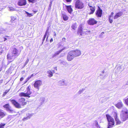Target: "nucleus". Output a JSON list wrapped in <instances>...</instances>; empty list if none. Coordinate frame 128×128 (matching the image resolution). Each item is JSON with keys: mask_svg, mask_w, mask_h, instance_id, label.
Instances as JSON below:
<instances>
[{"mask_svg": "<svg viewBox=\"0 0 128 128\" xmlns=\"http://www.w3.org/2000/svg\"><path fill=\"white\" fill-rule=\"evenodd\" d=\"M20 54L18 50L16 48H14L12 52V54H8L7 56V58L8 60H12L11 61H12L18 56Z\"/></svg>", "mask_w": 128, "mask_h": 128, "instance_id": "1", "label": "nucleus"}, {"mask_svg": "<svg viewBox=\"0 0 128 128\" xmlns=\"http://www.w3.org/2000/svg\"><path fill=\"white\" fill-rule=\"evenodd\" d=\"M121 119L124 121L128 118V110L126 108H123L120 115Z\"/></svg>", "mask_w": 128, "mask_h": 128, "instance_id": "2", "label": "nucleus"}, {"mask_svg": "<svg viewBox=\"0 0 128 128\" xmlns=\"http://www.w3.org/2000/svg\"><path fill=\"white\" fill-rule=\"evenodd\" d=\"M106 116L108 122V128H111L114 124V120L108 114H106Z\"/></svg>", "mask_w": 128, "mask_h": 128, "instance_id": "3", "label": "nucleus"}, {"mask_svg": "<svg viewBox=\"0 0 128 128\" xmlns=\"http://www.w3.org/2000/svg\"><path fill=\"white\" fill-rule=\"evenodd\" d=\"M27 91L25 92H21L19 94V96H23L24 97H30V95L32 93V92L30 90V87L28 86L26 89Z\"/></svg>", "mask_w": 128, "mask_h": 128, "instance_id": "4", "label": "nucleus"}, {"mask_svg": "<svg viewBox=\"0 0 128 128\" xmlns=\"http://www.w3.org/2000/svg\"><path fill=\"white\" fill-rule=\"evenodd\" d=\"M75 6L76 8L78 9H81L84 7V3L81 1L76 2Z\"/></svg>", "mask_w": 128, "mask_h": 128, "instance_id": "5", "label": "nucleus"}, {"mask_svg": "<svg viewBox=\"0 0 128 128\" xmlns=\"http://www.w3.org/2000/svg\"><path fill=\"white\" fill-rule=\"evenodd\" d=\"M73 53L72 51H70L68 53V54L67 59L68 61H71L75 57L74 54Z\"/></svg>", "mask_w": 128, "mask_h": 128, "instance_id": "6", "label": "nucleus"}, {"mask_svg": "<svg viewBox=\"0 0 128 128\" xmlns=\"http://www.w3.org/2000/svg\"><path fill=\"white\" fill-rule=\"evenodd\" d=\"M42 84V82L40 80H38L35 82L34 85L35 88L38 89V90L39 88L41 86Z\"/></svg>", "mask_w": 128, "mask_h": 128, "instance_id": "7", "label": "nucleus"}, {"mask_svg": "<svg viewBox=\"0 0 128 128\" xmlns=\"http://www.w3.org/2000/svg\"><path fill=\"white\" fill-rule=\"evenodd\" d=\"M97 23V21L93 18H90L88 21V24L91 25H94Z\"/></svg>", "mask_w": 128, "mask_h": 128, "instance_id": "8", "label": "nucleus"}, {"mask_svg": "<svg viewBox=\"0 0 128 128\" xmlns=\"http://www.w3.org/2000/svg\"><path fill=\"white\" fill-rule=\"evenodd\" d=\"M102 10L99 7H98V9L96 12V16L98 17H101L102 14Z\"/></svg>", "mask_w": 128, "mask_h": 128, "instance_id": "9", "label": "nucleus"}, {"mask_svg": "<svg viewBox=\"0 0 128 128\" xmlns=\"http://www.w3.org/2000/svg\"><path fill=\"white\" fill-rule=\"evenodd\" d=\"M12 103L13 104L14 106L16 108H20V106L19 104L16 102V100H10Z\"/></svg>", "mask_w": 128, "mask_h": 128, "instance_id": "10", "label": "nucleus"}, {"mask_svg": "<svg viewBox=\"0 0 128 128\" xmlns=\"http://www.w3.org/2000/svg\"><path fill=\"white\" fill-rule=\"evenodd\" d=\"M3 107L6 108V110L7 111L12 112L14 110L10 106L9 104H6L3 106Z\"/></svg>", "mask_w": 128, "mask_h": 128, "instance_id": "11", "label": "nucleus"}, {"mask_svg": "<svg viewBox=\"0 0 128 128\" xmlns=\"http://www.w3.org/2000/svg\"><path fill=\"white\" fill-rule=\"evenodd\" d=\"M72 52L74 54L75 57L78 56H80L81 54L80 51L78 50H72Z\"/></svg>", "mask_w": 128, "mask_h": 128, "instance_id": "12", "label": "nucleus"}, {"mask_svg": "<svg viewBox=\"0 0 128 128\" xmlns=\"http://www.w3.org/2000/svg\"><path fill=\"white\" fill-rule=\"evenodd\" d=\"M82 28L81 25L79 26L78 27V34H80V35H82V34H84V32L82 30Z\"/></svg>", "mask_w": 128, "mask_h": 128, "instance_id": "13", "label": "nucleus"}, {"mask_svg": "<svg viewBox=\"0 0 128 128\" xmlns=\"http://www.w3.org/2000/svg\"><path fill=\"white\" fill-rule=\"evenodd\" d=\"M26 0H20L18 2V4L20 6H24L26 4Z\"/></svg>", "mask_w": 128, "mask_h": 128, "instance_id": "14", "label": "nucleus"}, {"mask_svg": "<svg viewBox=\"0 0 128 128\" xmlns=\"http://www.w3.org/2000/svg\"><path fill=\"white\" fill-rule=\"evenodd\" d=\"M25 99L24 98H20L18 100V102L20 104L22 105H24L26 104V102H25Z\"/></svg>", "mask_w": 128, "mask_h": 128, "instance_id": "15", "label": "nucleus"}, {"mask_svg": "<svg viewBox=\"0 0 128 128\" xmlns=\"http://www.w3.org/2000/svg\"><path fill=\"white\" fill-rule=\"evenodd\" d=\"M123 14L122 12H120L116 13L114 17V19H116L121 16Z\"/></svg>", "mask_w": 128, "mask_h": 128, "instance_id": "16", "label": "nucleus"}, {"mask_svg": "<svg viewBox=\"0 0 128 128\" xmlns=\"http://www.w3.org/2000/svg\"><path fill=\"white\" fill-rule=\"evenodd\" d=\"M6 114V112L1 109H0V118H2L5 116Z\"/></svg>", "mask_w": 128, "mask_h": 128, "instance_id": "17", "label": "nucleus"}, {"mask_svg": "<svg viewBox=\"0 0 128 128\" xmlns=\"http://www.w3.org/2000/svg\"><path fill=\"white\" fill-rule=\"evenodd\" d=\"M114 118L115 120V121L116 122V124H120L121 122L119 120V119L118 118L117 114H115V115L114 116Z\"/></svg>", "mask_w": 128, "mask_h": 128, "instance_id": "18", "label": "nucleus"}, {"mask_svg": "<svg viewBox=\"0 0 128 128\" xmlns=\"http://www.w3.org/2000/svg\"><path fill=\"white\" fill-rule=\"evenodd\" d=\"M66 8L68 12L70 14H71L73 11L72 9L71 8V6L70 5L66 6Z\"/></svg>", "mask_w": 128, "mask_h": 128, "instance_id": "19", "label": "nucleus"}, {"mask_svg": "<svg viewBox=\"0 0 128 128\" xmlns=\"http://www.w3.org/2000/svg\"><path fill=\"white\" fill-rule=\"evenodd\" d=\"M123 104L120 100L118 103L116 104V106L118 108H120L123 106Z\"/></svg>", "mask_w": 128, "mask_h": 128, "instance_id": "20", "label": "nucleus"}, {"mask_svg": "<svg viewBox=\"0 0 128 128\" xmlns=\"http://www.w3.org/2000/svg\"><path fill=\"white\" fill-rule=\"evenodd\" d=\"M58 84L60 86L66 85V84L65 83L64 80H62L59 81L58 82Z\"/></svg>", "mask_w": 128, "mask_h": 128, "instance_id": "21", "label": "nucleus"}, {"mask_svg": "<svg viewBox=\"0 0 128 128\" xmlns=\"http://www.w3.org/2000/svg\"><path fill=\"white\" fill-rule=\"evenodd\" d=\"M90 8L91 12H89V14H92L95 11V8L94 6H90Z\"/></svg>", "mask_w": 128, "mask_h": 128, "instance_id": "22", "label": "nucleus"}, {"mask_svg": "<svg viewBox=\"0 0 128 128\" xmlns=\"http://www.w3.org/2000/svg\"><path fill=\"white\" fill-rule=\"evenodd\" d=\"M65 48V47H64L61 49V50L56 52L55 54L53 55V57H54L58 55L62 51L64 50Z\"/></svg>", "mask_w": 128, "mask_h": 128, "instance_id": "23", "label": "nucleus"}, {"mask_svg": "<svg viewBox=\"0 0 128 128\" xmlns=\"http://www.w3.org/2000/svg\"><path fill=\"white\" fill-rule=\"evenodd\" d=\"M26 116H27L26 117H24L22 119L23 120L25 121L29 119L31 117L32 115L30 114H26Z\"/></svg>", "mask_w": 128, "mask_h": 128, "instance_id": "24", "label": "nucleus"}, {"mask_svg": "<svg viewBox=\"0 0 128 128\" xmlns=\"http://www.w3.org/2000/svg\"><path fill=\"white\" fill-rule=\"evenodd\" d=\"M7 32L6 29L1 28L0 30V34H6Z\"/></svg>", "mask_w": 128, "mask_h": 128, "instance_id": "25", "label": "nucleus"}, {"mask_svg": "<svg viewBox=\"0 0 128 128\" xmlns=\"http://www.w3.org/2000/svg\"><path fill=\"white\" fill-rule=\"evenodd\" d=\"M62 16L63 18V19L64 20H68V17L65 14V13L64 12H63L62 13Z\"/></svg>", "mask_w": 128, "mask_h": 128, "instance_id": "26", "label": "nucleus"}, {"mask_svg": "<svg viewBox=\"0 0 128 128\" xmlns=\"http://www.w3.org/2000/svg\"><path fill=\"white\" fill-rule=\"evenodd\" d=\"M94 122V124L97 128H101L99 125L98 122L97 120H95Z\"/></svg>", "mask_w": 128, "mask_h": 128, "instance_id": "27", "label": "nucleus"}, {"mask_svg": "<svg viewBox=\"0 0 128 128\" xmlns=\"http://www.w3.org/2000/svg\"><path fill=\"white\" fill-rule=\"evenodd\" d=\"M113 16V15H112V14H110V15L109 16V21L110 23H112L113 22L112 18H111V17Z\"/></svg>", "mask_w": 128, "mask_h": 128, "instance_id": "28", "label": "nucleus"}, {"mask_svg": "<svg viewBox=\"0 0 128 128\" xmlns=\"http://www.w3.org/2000/svg\"><path fill=\"white\" fill-rule=\"evenodd\" d=\"M47 73L48 74V76L49 77H51L52 76V73L50 70L48 71Z\"/></svg>", "mask_w": 128, "mask_h": 128, "instance_id": "29", "label": "nucleus"}, {"mask_svg": "<svg viewBox=\"0 0 128 128\" xmlns=\"http://www.w3.org/2000/svg\"><path fill=\"white\" fill-rule=\"evenodd\" d=\"M45 100V98L44 97H42L40 98V102L42 104H43L44 103Z\"/></svg>", "mask_w": 128, "mask_h": 128, "instance_id": "30", "label": "nucleus"}, {"mask_svg": "<svg viewBox=\"0 0 128 128\" xmlns=\"http://www.w3.org/2000/svg\"><path fill=\"white\" fill-rule=\"evenodd\" d=\"M48 30H47L46 31L45 33V34L44 35L43 38L42 39L43 41H44V40L46 38V37L48 33Z\"/></svg>", "mask_w": 128, "mask_h": 128, "instance_id": "31", "label": "nucleus"}, {"mask_svg": "<svg viewBox=\"0 0 128 128\" xmlns=\"http://www.w3.org/2000/svg\"><path fill=\"white\" fill-rule=\"evenodd\" d=\"M77 27L76 24H73L72 26V29L74 30L76 29Z\"/></svg>", "mask_w": 128, "mask_h": 128, "instance_id": "32", "label": "nucleus"}, {"mask_svg": "<svg viewBox=\"0 0 128 128\" xmlns=\"http://www.w3.org/2000/svg\"><path fill=\"white\" fill-rule=\"evenodd\" d=\"M25 12L27 14L26 16H27L30 17L33 16V14H32L26 11H25Z\"/></svg>", "mask_w": 128, "mask_h": 128, "instance_id": "33", "label": "nucleus"}, {"mask_svg": "<svg viewBox=\"0 0 128 128\" xmlns=\"http://www.w3.org/2000/svg\"><path fill=\"white\" fill-rule=\"evenodd\" d=\"M85 90V88H83L82 89H80V90L78 92V93L79 94H80L82 92H83Z\"/></svg>", "mask_w": 128, "mask_h": 128, "instance_id": "34", "label": "nucleus"}, {"mask_svg": "<svg viewBox=\"0 0 128 128\" xmlns=\"http://www.w3.org/2000/svg\"><path fill=\"white\" fill-rule=\"evenodd\" d=\"M5 124L1 123L0 124V128H4V126L5 125Z\"/></svg>", "mask_w": 128, "mask_h": 128, "instance_id": "35", "label": "nucleus"}, {"mask_svg": "<svg viewBox=\"0 0 128 128\" xmlns=\"http://www.w3.org/2000/svg\"><path fill=\"white\" fill-rule=\"evenodd\" d=\"M84 34H90L91 33V32L90 30L87 31L86 32H84Z\"/></svg>", "mask_w": 128, "mask_h": 128, "instance_id": "36", "label": "nucleus"}, {"mask_svg": "<svg viewBox=\"0 0 128 128\" xmlns=\"http://www.w3.org/2000/svg\"><path fill=\"white\" fill-rule=\"evenodd\" d=\"M52 1H50V2L49 5V6L48 7L49 9H50L51 8V7L52 6Z\"/></svg>", "mask_w": 128, "mask_h": 128, "instance_id": "37", "label": "nucleus"}, {"mask_svg": "<svg viewBox=\"0 0 128 128\" xmlns=\"http://www.w3.org/2000/svg\"><path fill=\"white\" fill-rule=\"evenodd\" d=\"M16 19V18L14 16H12L11 17V21L12 22L14 21Z\"/></svg>", "mask_w": 128, "mask_h": 128, "instance_id": "38", "label": "nucleus"}, {"mask_svg": "<svg viewBox=\"0 0 128 128\" xmlns=\"http://www.w3.org/2000/svg\"><path fill=\"white\" fill-rule=\"evenodd\" d=\"M125 102L126 104L128 106V98L125 100Z\"/></svg>", "mask_w": 128, "mask_h": 128, "instance_id": "39", "label": "nucleus"}, {"mask_svg": "<svg viewBox=\"0 0 128 128\" xmlns=\"http://www.w3.org/2000/svg\"><path fill=\"white\" fill-rule=\"evenodd\" d=\"M9 9L10 11H14L15 10V9L12 7L9 8Z\"/></svg>", "mask_w": 128, "mask_h": 128, "instance_id": "40", "label": "nucleus"}, {"mask_svg": "<svg viewBox=\"0 0 128 128\" xmlns=\"http://www.w3.org/2000/svg\"><path fill=\"white\" fill-rule=\"evenodd\" d=\"M29 2L32 3H34L35 2L36 0H28Z\"/></svg>", "mask_w": 128, "mask_h": 128, "instance_id": "41", "label": "nucleus"}, {"mask_svg": "<svg viewBox=\"0 0 128 128\" xmlns=\"http://www.w3.org/2000/svg\"><path fill=\"white\" fill-rule=\"evenodd\" d=\"M28 61H29V59H28L27 60H26V62L25 63L24 66H25L26 65V64L28 63Z\"/></svg>", "mask_w": 128, "mask_h": 128, "instance_id": "42", "label": "nucleus"}, {"mask_svg": "<svg viewBox=\"0 0 128 128\" xmlns=\"http://www.w3.org/2000/svg\"><path fill=\"white\" fill-rule=\"evenodd\" d=\"M66 0L67 2H70L72 1V0Z\"/></svg>", "mask_w": 128, "mask_h": 128, "instance_id": "43", "label": "nucleus"}, {"mask_svg": "<svg viewBox=\"0 0 128 128\" xmlns=\"http://www.w3.org/2000/svg\"><path fill=\"white\" fill-rule=\"evenodd\" d=\"M56 32H54V38L55 36L56 37Z\"/></svg>", "mask_w": 128, "mask_h": 128, "instance_id": "44", "label": "nucleus"}, {"mask_svg": "<svg viewBox=\"0 0 128 128\" xmlns=\"http://www.w3.org/2000/svg\"><path fill=\"white\" fill-rule=\"evenodd\" d=\"M24 79V78H20V81H22Z\"/></svg>", "mask_w": 128, "mask_h": 128, "instance_id": "45", "label": "nucleus"}, {"mask_svg": "<svg viewBox=\"0 0 128 128\" xmlns=\"http://www.w3.org/2000/svg\"><path fill=\"white\" fill-rule=\"evenodd\" d=\"M53 41V39L52 38L50 40V42H51Z\"/></svg>", "mask_w": 128, "mask_h": 128, "instance_id": "46", "label": "nucleus"}, {"mask_svg": "<svg viewBox=\"0 0 128 128\" xmlns=\"http://www.w3.org/2000/svg\"><path fill=\"white\" fill-rule=\"evenodd\" d=\"M4 38V41H5L6 40H7V39L6 38H5V37Z\"/></svg>", "mask_w": 128, "mask_h": 128, "instance_id": "47", "label": "nucleus"}, {"mask_svg": "<svg viewBox=\"0 0 128 128\" xmlns=\"http://www.w3.org/2000/svg\"><path fill=\"white\" fill-rule=\"evenodd\" d=\"M35 75L36 74H33L31 75L30 76H31V77H33V76Z\"/></svg>", "mask_w": 128, "mask_h": 128, "instance_id": "48", "label": "nucleus"}, {"mask_svg": "<svg viewBox=\"0 0 128 128\" xmlns=\"http://www.w3.org/2000/svg\"><path fill=\"white\" fill-rule=\"evenodd\" d=\"M7 93V92H5L4 93V94H3V95L4 96Z\"/></svg>", "mask_w": 128, "mask_h": 128, "instance_id": "49", "label": "nucleus"}, {"mask_svg": "<svg viewBox=\"0 0 128 128\" xmlns=\"http://www.w3.org/2000/svg\"><path fill=\"white\" fill-rule=\"evenodd\" d=\"M75 1V2H80V0H74Z\"/></svg>", "mask_w": 128, "mask_h": 128, "instance_id": "50", "label": "nucleus"}, {"mask_svg": "<svg viewBox=\"0 0 128 128\" xmlns=\"http://www.w3.org/2000/svg\"><path fill=\"white\" fill-rule=\"evenodd\" d=\"M31 76H30V77H28V80H29L31 78Z\"/></svg>", "mask_w": 128, "mask_h": 128, "instance_id": "51", "label": "nucleus"}, {"mask_svg": "<svg viewBox=\"0 0 128 128\" xmlns=\"http://www.w3.org/2000/svg\"><path fill=\"white\" fill-rule=\"evenodd\" d=\"M114 14V13L113 12H112L111 13V14L112 15H113Z\"/></svg>", "mask_w": 128, "mask_h": 128, "instance_id": "52", "label": "nucleus"}, {"mask_svg": "<svg viewBox=\"0 0 128 128\" xmlns=\"http://www.w3.org/2000/svg\"><path fill=\"white\" fill-rule=\"evenodd\" d=\"M54 70H57V67H55L54 68Z\"/></svg>", "mask_w": 128, "mask_h": 128, "instance_id": "53", "label": "nucleus"}, {"mask_svg": "<svg viewBox=\"0 0 128 128\" xmlns=\"http://www.w3.org/2000/svg\"><path fill=\"white\" fill-rule=\"evenodd\" d=\"M63 62L64 64H67L66 62H64L63 61L62 62V63H63Z\"/></svg>", "mask_w": 128, "mask_h": 128, "instance_id": "54", "label": "nucleus"}, {"mask_svg": "<svg viewBox=\"0 0 128 128\" xmlns=\"http://www.w3.org/2000/svg\"><path fill=\"white\" fill-rule=\"evenodd\" d=\"M102 72V73H104V70H103Z\"/></svg>", "mask_w": 128, "mask_h": 128, "instance_id": "55", "label": "nucleus"}, {"mask_svg": "<svg viewBox=\"0 0 128 128\" xmlns=\"http://www.w3.org/2000/svg\"><path fill=\"white\" fill-rule=\"evenodd\" d=\"M126 85H128V82H127L126 84Z\"/></svg>", "mask_w": 128, "mask_h": 128, "instance_id": "56", "label": "nucleus"}, {"mask_svg": "<svg viewBox=\"0 0 128 128\" xmlns=\"http://www.w3.org/2000/svg\"><path fill=\"white\" fill-rule=\"evenodd\" d=\"M6 37H9V36H5Z\"/></svg>", "mask_w": 128, "mask_h": 128, "instance_id": "57", "label": "nucleus"}, {"mask_svg": "<svg viewBox=\"0 0 128 128\" xmlns=\"http://www.w3.org/2000/svg\"><path fill=\"white\" fill-rule=\"evenodd\" d=\"M48 36L46 38V40L48 39Z\"/></svg>", "mask_w": 128, "mask_h": 128, "instance_id": "58", "label": "nucleus"}, {"mask_svg": "<svg viewBox=\"0 0 128 128\" xmlns=\"http://www.w3.org/2000/svg\"><path fill=\"white\" fill-rule=\"evenodd\" d=\"M88 6H89V7H90V6H91L89 4H88Z\"/></svg>", "mask_w": 128, "mask_h": 128, "instance_id": "59", "label": "nucleus"}, {"mask_svg": "<svg viewBox=\"0 0 128 128\" xmlns=\"http://www.w3.org/2000/svg\"><path fill=\"white\" fill-rule=\"evenodd\" d=\"M63 39H65V38H63L62 39V40H63Z\"/></svg>", "mask_w": 128, "mask_h": 128, "instance_id": "60", "label": "nucleus"}]
</instances>
